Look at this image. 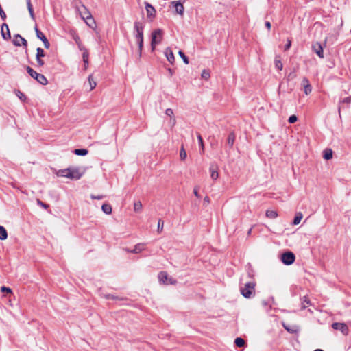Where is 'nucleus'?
Segmentation results:
<instances>
[{
  "label": "nucleus",
  "instance_id": "1",
  "mask_svg": "<svg viewBox=\"0 0 351 351\" xmlns=\"http://www.w3.org/2000/svg\"><path fill=\"white\" fill-rule=\"evenodd\" d=\"M84 172L85 171L82 170L80 167H71L66 169H60L57 172V176L77 180L83 176Z\"/></svg>",
  "mask_w": 351,
  "mask_h": 351
},
{
  "label": "nucleus",
  "instance_id": "2",
  "mask_svg": "<svg viewBox=\"0 0 351 351\" xmlns=\"http://www.w3.org/2000/svg\"><path fill=\"white\" fill-rule=\"evenodd\" d=\"M255 286L256 282L254 280L245 283L240 287L241 295L245 298H251L255 295Z\"/></svg>",
  "mask_w": 351,
  "mask_h": 351
},
{
  "label": "nucleus",
  "instance_id": "3",
  "mask_svg": "<svg viewBox=\"0 0 351 351\" xmlns=\"http://www.w3.org/2000/svg\"><path fill=\"white\" fill-rule=\"evenodd\" d=\"M163 31L161 29H156L151 34V50L154 51L156 46L161 43L162 40Z\"/></svg>",
  "mask_w": 351,
  "mask_h": 351
},
{
  "label": "nucleus",
  "instance_id": "4",
  "mask_svg": "<svg viewBox=\"0 0 351 351\" xmlns=\"http://www.w3.org/2000/svg\"><path fill=\"white\" fill-rule=\"evenodd\" d=\"M26 71L27 73L34 80H36L38 83L42 85H46L48 83V80L45 75L43 74L38 73L35 71L32 68L29 66H26Z\"/></svg>",
  "mask_w": 351,
  "mask_h": 351
},
{
  "label": "nucleus",
  "instance_id": "5",
  "mask_svg": "<svg viewBox=\"0 0 351 351\" xmlns=\"http://www.w3.org/2000/svg\"><path fill=\"white\" fill-rule=\"evenodd\" d=\"M281 261L285 265H290L293 264L295 260V256L293 252L287 251L281 254Z\"/></svg>",
  "mask_w": 351,
  "mask_h": 351
},
{
  "label": "nucleus",
  "instance_id": "6",
  "mask_svg": "<svg viewBox=\"0 0 351 351\" xmlns=\"http://www.w3.org/2000/svg\"><path fill=\"white\" fill-rule=\"evenodd\" d=\"M158 280L164 285H175L177 281L171 277H169L166 271H160L158 275Z\"/></svg>",
  "mask_w": 351,
  "mask_h": 351
},
{
  "label": "nucleus",
  "instance_id": "7",
  "mask_svg": "<svg viewBox=\"0 0 351 351\" xmlns=\"http://www.w3.org/2000/svg\"><path fill=\"white\" fill-rule=\"evenodd\" d=\"M145 8L147 12V17L151 21L156 17V10L154 6H152L149 3L145 1Z\"/></svg>",
  "mask_w": 351,
  "mask_h": 351
},
{
  "label": "nucleus",
  "instance_id": "8",
  "mask_svg": "<svg viewBox=\"0 0 351 351\" xmlns=\"http://www.w3.org/2000/svg\"><path fill=\"white\" fill-rule=\"evenodd\" d=\"M34 30L36 34V37L43 43V45L46 49H49L50 47V43L44 35V34L38 28L37 25H35Z\"/></svg>",
  "mask_w": 351,
  "mask_h": 351
},
{
  "label": "nucleus",
  "instance_id": "9",
  "mask_svg": "<svg viewBox=\"0 0 351 351\" xmlns=\"http://www.w3.org/2000/svg\"><path fill=\"white\" fill-rule=\"evenodd\" d=\"M182 0L173 1L171 2V5L175 8V13L181 16H183L184 12V8L183 6ZM185 0H183L184 2Z\"/></svg>",
  "mask_w": 351,
  "mask_h": 351
},
{
  "label": "nucleus",
  "instance_id": "10",
  "mask_svg": "<svg viewBox=\"0 0 351 351\" xmlns=\"http://www.w3.org/2000/svg\"><path fill=\"white\" fill-rule=\"evenodd\" d=\"M12 43L14 45L20 47L23 45L25 48L27 47V41L22 37L19 34L14 35Z\"/></svg>",
  "mask_w": 351,
  "mask_h": 351
},
{
  "label": "nucleus",
  "instance_id": "11",
  "mask_svg": "<svg viewBox=\"0 0 351 351\" xmlns=\"http://www.w3.org/2000/svg\"><path fill=\"white\" fill-rule=\"evenodd\" d=\"M332 328L334 330L341 331L344 335H347L349 332L348 327L344 323L335 322L332 324Z\"/></svg>",
  "mask_w": 351,
  "mask_h": 351
},
{
  "label": "nucleus",
  "instance_id": "12",
  "mask_svg": "<svg viewBox=\"0 0 351 351\" xmlns=\"http://www.w3.org/2000/svg\"><path fill=\"white\" fill-rule=\"evenodd\" d=\"M219 166L218 165L213 162H211L209 167V171L210 173V177L213 180H216L219 177Z\"/></svg>",
  "mask_w": 351,
  "mask_h": 351
},
{
  "label": "nucleus",
  "instance_id": "13",
  "mask_svg": "<svg viewBox=\"0 0 351 351\" xmlns=\"http://www.w3.org/2000/svg\"><path fill=\"white\" fill-rule=\"evenodd\" d=\"M312 49L320 58H324L323 47L319 42L313 43Z\"/></svg>",
  "mask_w": 351,
  "mask_h": 351
},
{
  "label": "nucleus",
  "instance_id": "14",
  "mask_svg": "<svg viewBox=\"0 0 351 351\" xmlns=\"http://www.w3.org/2000/svg\"><path fill=\"white\" fill-rule=\"evenodd\" d=\"M1 34L3 40H9L11 39V34L7 23L2 24L1 27Z\"/></svg>",
  "mask_w": 351,
  "mask_h": 351
},
{
  "label": "nucleus",
  "instance_id": "15",
  "mask_svg": "<svg viewBox=\"0 0 351 351\" xmlns=\"http://www.w3.org/2000/svg\"><path fill=\"white\" fill-rule=\"evenodd\" d=\"M134 36H138V34L141 36H143V25L139 21H135L134 23Z\"/></svg>",
  "mask_w": 351,
  "mask_h": 351
},
{
  "label": "nucleus",
  "instance_id": "16",
  "mask_svg": "<svg viewBox=\"0 0 351 351\" xmlns=\"http://www.w3.org/2000/svg\"><path fill=\"white\" fill-rule=\"evenodd\" d=\"M80 15L83 20L86 19L89 21H91L92 23H94V18L91 15L89 10L84 5H83V10L80 12Z\"/></svg>",
  "mask_w": 351,
  "mask_h": 351
},
{
  "label": "nucleus",
  "instance_id": "17",
  "mask_svg": "<svg viewBox=\"0 0 351 351\" xmlns=\"http://www.w3.org/2000/svg\"><path fill=\"white\" fill-rule=\"evenodd\" d=\"M135 38L137 41L138 46V58H140L142 56V51L143 47V36H141L138 34V36H135Z\"/></svg>",
  "mask_w": 351,
  "mask_h": 351
},
{
  "label": "nucleus",
  "instance_id": "18",
  "mask_svg": "<svg viewBox=\"0 0 351 351\" xmlns=\"http://www.w3.org/2000/svg\"><path fill=\"white\" fill-rule=\"evenodd\" d=\"M165 55L167 59V60L171 63V64H173L175 61V57H174V54L172 51V50L169 48V47H167L166 49H165Z\"/></svg>",
  "mask_w": 351,
  "mask_h": 351
},
{
  "label": "nucleus",
  "instance_id": "19",
  "mask_svg": "<svg viewBox=\"0 0 351 351\" xmlns=\"http://www.w3.org/2000/svg\"><path fill=\"white\" fill-rule=\"evenodd\" d=\"M284 328L291 334H297L299 332V327L298 326H288L282 323Z\"/></svg>",
  "mask_w": 351,
  "mask_h": 351
},
{
  "label": "nucleus",
  "instance_id": "20",
  "mask_svg": "<svg viewBox=\"0 0 351 351\" xmlns=\"http://www.w3.org/2000/svg\"><path fill=\"white\" fill-rule=\"evenodd\" d=\"M236 136L233 132H231L227 138V145L230 148H232L235 141Z\"/></svg>",
  "mask_w": 351,
  "mask_h": 351
},
{
  "label": "nucleus",
  "instance_id": "21",
  "mask_svg": "<svg viewBox=\"0 0 351 351\" xmlns=\"http://www.w3.org/2000/svg\"><path fill=\"white\" fill-rule=\"evenodd\" d=\"M144 249H145L144 243H138L134 246V249H132V250H131V251H130V253L138 254V253H140L141 252H142L143 250H144Z\"/></svg>",
  "mask_w": 351,
  "mask_h": 351
},
{
  "label": "nucleus",
  "instance_id": "22",
  "mask_svg": "<svg viewBox=\"0 0 351 351\" xmlns=\"http://www.w3.org/2000/svg\"><path fill=\"white\" fill-rule=\"evenodd\" d=\"M88 51L87 49H84V51L82 53V59L84 63V69H86L88 65Z\"/></svg>",
  "mask_w": 351,
  "mask_h": 351
},
{
  "label": "nucleus",
  "instance_id": "23",
  "mask_svg": "<svg viewBox=\"0 0 351 351\" xmlns=\"http://www.w3.org/2000/svg\"><path fill=\"white\" fill-rule=\"evenodd\" d=\"M27 9H28V11H29L31 18L33 20H35V14H34L33 6L31 3V0H27Z\"/></svg>",
  "mask_w": 351,
  "mask_h": 351
},
{
  "label": "nucleus",
  "instance_id": "24",
  "mask_svg": "<svg viewBox=\"0 0 351 351\" xmlns=\"http://www.w3.org/2000/svg\"><path fill=\"white\" fill-rule=\"evenodd\" d=\"M101 210L105 214L110 215L112 213V206L109 204H103Z\"/></svg>",
  "mask_w": 351,
  "mask_h": 351
},
{
  "label": "nucleus",
  "instance_id": "25",
  "mask_svg": "<svg viewBox=\"0 0 351 351\" xmlns=\"http://www.w3.org/2000/svg\"><path fill=\"white\" fill-rule=\"evenodd\" d=\"M234 345L238 348H242L245 345V341L241 337H237L234 339Z\"/></svg>",
  "mask_w": 351,
  "mask_h": 351
},
{
  "label": "nucleus",
  "instance_id": "26",
  "mask_svg": "<svg viewBox=\"0 0 351 351\" xmlns=\"http://www.w3.org/2000/svg\"><path fill=\"white\" fill-rule=\"evenodd\" d=\"M73 153L75 155L84 156L88 153V151L87 149H75L73 150Z\"/></svg>",
  "mask_w": 351,
  "mask_h": 351
},
{
  "label": "nucleus",
  "instance_id": "27",
  "mask_svg": "<svg viewBox=\"0 0 351 351\" xmlns=\"http://www.w3.org/2000/svg\"><path fill=\"white\" fill-rule=\"evenodd\" d=\"M8 238V232L6 229L2 226H0V239L1 240H5Z\"/></svg>",
  "mask_w": 351,
  "mask_h": 351
},
{
  "label": "nucleus",
  "instance_id": "28",
  "mask_svg": "<svg viewBox=\"0 0 351 351\" xmlns=\"http://www.w3.org/2000/svg\"><path fill=\"white\" fill-rule=\"evenodd\" d=\"M303 217V215L301 213H296L295 216L294 217L293 221L292 223L293 225H298L301 221Z\"/></svg>",
  "mask_w": 351,
  "mask_h": 351
},
{
  "label": "nucleus",
  "instance_id": "29",
  "mask_svg": "<svg viewBox=\"0 0 351 351\" xmlns=\"http://www.w3.org/2000/svg\"><path fill=\"white\" fill-rule=\"evenodd\" d=\"M266 217L269 219H276L278 217V213L276 210H267L266 211Z\"/></svg>",
  "mask_w": 351,
  "mask_h": 351
},
{
  "label": "nucleus",
  "instance_id": "30",
  "mask_svg": "<svg viewBox=\"0 0 351 351\" xmlns=\"http://www.w3.org/2000/svg\"><path fill=\"white\" fill-rule=\"evenodd\" d=\"M306 304H307V305L311 304V301L307 296H304L302 299V306H301L302 310L305 309L306 308Z\"/></svg>",
  "mask_w": 351,
  "mask_h": 351
},
{
  "label": "nucleus",
  "instance_id": "31",
  "mask_svg": "<svg viewBox=\"0 0 351 351\" xmlns=\"http://www.w3.org/2000/svg\"><path fill=\"white\" fill-rule=\"evenodd\" d=\"M142 210V203L141 201H136L134 203V210L136 213H139Z\"/></svg>",
  "mask_w": 351,
  "mask_h": 351
},
{
  "label": "nucleus",
  "instance_id": "32",
  "mask_svg": "<svg viewBox=\"0 0 351 351\" xmlns=\"http://www.w3.org/2000/svg\"><path fill=\"white\" fill-rule=\"evenodd\" d=\"M45 56V51L42 48L38 47L36 49V58H42Z\"/></svg>",
  "mask_w": 351,
  "mask_h": 351
},
{
  "label": "nucleus",
  "instance_id": "33",
  "mask_svg": "<svg viewBox=\"0 0 351 351\" xmlns=\"http://www.w3.org/2000/svg\"><path fill=\"white\" fill-rule=\"evenodd\" d=\"M197 137L198 139L199 145L201 147L202 153L204 152V141L201 136V134L198 132H197Z\"/></svg>",
  "mask_w": 351,
  "mask_h": 351
},
{
  "label": "nucleus",
  "instance_id": "34",
  "mask_svg": "<svg viewBox=\"0 0 351 351\" xmlns=\"http://www.w3.org/2000/svg\"><path fill=\"white\" fill-rule=\"evenodd\" d=\"M332 158V152L331 149H326L324 152V158L325 160H330Z\"/></svg>",
  "mask_w": 351,
  "mask_h": 351
},
{
  "label": "nucleus",
  "instance_id": "35",
  "mask_svg": "<svg viewBox=\"0 0 351 351\" xmlns=\"http://www.w3.org/2000/svg\"><path fill=\"white\" fill-rule=\"evenodd\" d=\"M88 82H89V84H90V90H93L95 88L97 84L93 80L92 75H90L88 76Z\"/></svg>",
  "mask_w": 351,
  "mask_h": 351
},
{
  "label": "nucleus",
  "instance_id": "36",
  "mask_svg": "<svg viewBox=\"0 0 351 351\" xmlns=\"http://www.w3.org/2000/svg\"><path fill=\"white\" fill-rule=\"evenodd\" d=\"M178 54L179 56H180V58L183 60V62L186 64H188L189 61V58L188 57L185 55V53L182 51V50H180L178 51Z\"/></svg>",
  "mask_w": 351,
  "mask_h": 351
},
{
  "label": "nucleus",
  "instance_id": "37",
  "mask_svg": "<svg viewBox=\"0 0 351 351\" xmlns=\"http://www.w3.org/2000/svg\"><path fill=\"white\" fill-rule=\"evenodd\" d=\"M274 63H275V67L278 71H281L282 69L283 64H282V62L280 60L277 59V58H275Z\"/></svg>",
  "mask_w": 351,
  "mask_h": 351
},
{
  "label": "nucleus",
  "instance_id": "38",
  "mask_svg": "<svg viewBox=\"0 0 351 351\" xmlns=\"http://www.w3.org/2000/svg\"><path fill=\"white\" fill-rule=\"evenodd\" d=\"M297 77L295 70L291 71L287 76V81L292 80Z\"/></svg>",
  "mask_w": 351,
  "mask_h": 351
},
{
  "label": "nucleus",
  "instance_id": "39",
  "mask_svg": "<svg viewBox=\"0 0 351 351\" xmlns=\"http://www.w3.org/2000/svg\"><path fill=\"white\" fill-rule=\"evenodd\" d=\"M311 91H312V86H311V84L305 85L304 86V92L306 95H309L311 93Z\"/></svg>",
  "mask_w": 351,
  "mask_h": 351
},
{
  "label": "nucleus",
  "instance_id": "40",
  "mask_svg": "<svg viewBox=\"0 0 351 351\" xmlns=\"http://www.w3.org/2000/svg\"><path fill=\"white\" fill-rule=\"evenodd\" d=\"M186 156H187V155H186V152L185 149H184L183 147H182V148H181V149H180V159H181L182 160H185V159H186Z\"/></svg>",
  "mask_w": 351,
  "mask_h": 351
},
{
  "label": "nucleus",
  "instance_id": "41",
  "mask_svg": "<svg viewBox=\"0 0 351 351\" xmlns=\"http://www.w3.org/2000/svg\"><path fill=\"white\" fill-rule=\"evenodd\" d=\"M1 291L3 293H12V291L10 287L2 286L1 287Z\"/></svg>",
  "mask_w": 351,
  "mask_h": 351
},
{
  "label": "nucleus",
  "instance_id": "42",
  "mask_svg": "<svg viewBox=\"0 0 351 351\" xmlns=\"http://www.w3.org/2000/svg\"><path fill=\"white\" fill-rule=\"evenodd\" d=\"M16 95L22 101H25L27 99L26 95L19 90H18Z\"/></svg>",
  "mask_w": 351,
  "mask_h": 351
},
{
  "label": "nucleus",
  "instance_id": "43",
  "mask_svg": "<svg viewBox=\"0 0 351 351\" xmlns=\"http://www.w3.org/2000/svg\"><path fill=\"white\" fill-rule=\"evenodd\" d=\"M163 226H164V221L161 219H160L158 222V228H157V230L158 232H160L162 230Z\"/></svg>",
  "mask_w": 351,
  "mask_h": 351
},
{
  "label": "nucleus",
  "instance_id": "44",
  "mask_svg": "<svg viewBox=\"0 0 351 351\" xmlns=\"http://www.w3.org/2000/svg\"><path fill=\"white\" fill-rule=\"evenodd\" d=\"M298 121V117L295 114H293V115H291L289 119H288V122L289 123H295L296 121Z\"/></svg>",
  "mask_w": 351,
  "mask_h": 351
},
{
  "label": "nucleus",
  "instance_id": "45",
  "mask_svg": "<svg viewBox=\"0 0 351 351\" xmlns=\"http://www.w3.org/2000/svg\"><path fill=\"white\" fill-rule=\"evenodd\" d=\"M210 72L207 70H203L202 73V77L205 79V80H208L209 77H210Z\"/></svg>",
  "mask_w": 351,
  "mask_h": 351
},
{
  "label": "nucleus",
  "instance_id": "46",
  "mask_svg": "<svg viewBox=\"0 0 351 351\" xmlns=\"http://www.w3.org/2000/svg\"><path fill=\"white\" fill-rule=\"evenodd\" d=\"M37 203L39 206H40L41 207L44 208H48L49 207V206L44 202H43L40 199H37Z\"/></svg>",
  "mask_w": 351,
  "mask_h": 351
},
{
  "label": "nucleus",
  "instance_id": "47",
  "mask_svg": "<svg viewBox=\"0 0 351 351\" xmlns=\"http://www.w3.org/2000/svg\"><path fill=\"white\" fill-rule=\"evenodd\" d=\"M165 114L168 117H173V110L171 108H167L165 110Z\"/></svg>",
  "mask_w": 351,
  "mask_h": 351
},
{
  "label": "nucleus",
  "instance_id": "48",
  "mask_svg": "<svg viewBox=\"0 0 351 351\" xmlns=\"http://www.w3.org/2000/svg\"><path fill=\"white\" fill-rule=\"evenodd\" d=\"M84 21L91 28H93L94 26L96 25V23H95V21H94V23H92L91 21H89V20L86 19H84Z\"/></svg>",
  "mask_w": 351,
  "mask_h": 351
},
{
  "label": "nucleus",
  "instance_id": "49",
  "mask_svg": "<svg viewBox=\"0 0 351 351\" xmlns=\"http://www.w3.org/2000/svg\"><path fill=\"white\" fill-rule=\"evenodd\" d=\"M106 298L107 299H111V300H123V298H119L118 296H116L114 295H112V294H108L106 295Z\"/></svg>",
  "mask_w": 351,
  "mask_h": 351
},
{
  "label": "nucleus",
  "instance_id": "50",
  "mask_svg": "<svg viewBox=\"0 0 351 351\" xmlns=\"http://www.w3.org/2000/svg\"><path fill=\"white\" fill-rule=\"evenodd\" d=\"M341 103L343 104H350L351 103V96L347 97L341 101Z\"/></svg>",
  "mask_w": 351,
  "mask_h": 351
},
{
  "label": "nucleus",
  "instance_id": "51",
  "mask_svg": "<svg viewBox=\"0 0 351 351\" xmlns=\"http://www.w3.org/2000/svg\"><path fill=\"white\" fill-rule=\"evenodd\" d=\"M36 60L38 66H43L45 64V62L42 58H36Z\"/></svg>",
  "mask_w": 351,
  "mask_h": 351
},
{
  "label": "nucleus",
  "instance_id": "52",
  "mask_svg": "<svg viewBox=\"0 0 351 351\" xmlns=\"http://www.w3.org/2000/svg\"><path fill=\"white\" fill-rule=\"evenodd\" d=\"M291 46V41L290 39L287 40V44L285 45V51H287L290 49Z\"/></svg>",
  "mask_w": 351,
  "mask_h": 351
},
{
  "label": "nucleus",
  "instance_id": "53",
  "mask_svg": "<svg viewBox=\"0 0 351 351\" xmlns=\"http://www.w3.org/2000/svg\"><path fill=\"white\" fill-rule=\"evenodd\" d=\"M302 84L303 86H304L305 85H307V84H310V82L307 77H303V79L302 80Z\"/></svg>",
  "mask_w": 351,
  "mask_h": 351
},
{
  "label": "nucleus",
  "instance_id": "54",
  "mask_svg": "<svg viewBox=\"0 0 351 351\" xmlns=\"http://www.w3.org/2000/svg\"><path fill=\"white\" fill-rule=\"evenodd\" d=\"M91 199H101L104 197L102 195H90Z\"/></svg>",
  "mask_w": 351,
  "mask_h": 351
},
{
  "label": "nucleus",
  "instance_id": "55",
  "mask_svg": "<svg viewBox=\"0 0 351 351\" xmlns=\"http://www.w3.org/2000/svg\"><path fill=\"white\" fill-rule=\"evenodd\" d=\"M77 45H78V47L80 49V50L81 51H84V49H86L83 45L81 43V42H77Z\"/></svg>",
  "mask_w": 351,
  "mask_h": 351
},
{
  "label": "nucleus",
  "instance_id": "56",
  "mask_svg": "<svg viewBox=\"0 0 351 351\" xmlns=\"http://www.w3.org/2000/svg\"><path fill=\"white\" fill-rule=\"evenodd\" d=\"M265 25L266 28H267L268 30H269V29H271V23H270L269 21H265Z\"/></svg>",
  "mask_w": 351,
  "mask_h": 351
},
{
  "label": "nucleus",
  "instance_id": "57",
  "mask_svg": "<svg viewBox=\"0 0 351 351\" xmlns=\"http://www.w3.org/2000/svg\"><path fill=\"white\" fill-rule=\"evenodd\" d=\"M210 203V198L208 196H206L204 199V204H208Z\"/></svg>",
  "mask_w": 351,
  "mask_h": 351
},
{
  "label": "nucleus",
  "instance_id": "58",
  "mask_svg": "<svg viewBox=\"0 0 351 351\" xmlns=\"http://www.w3.org/2000/svg\"><path fill=\"white\" fill-rule=\"evenodd\" d=\"M193 193H194V195H195L196 197H199L198 190H197V188H194V189H193Z\"/></svg>",
  "mask_w": 351,
  "mask_h": 351
},
{
  "label": "nucleus",
  "instance_id": "59",
  "mask_svg": "<svg viewBox=\"0 0 351 351\" xmlns=\"http://www.w3.org/2000/svg\"><path fill=\"white\" fill-rule=\"evenodd\" d=\"M75 42H80V38L78 36H77L76 38H75Z\"/></svg>",
  "mask_w": 351,
  "mask_h": 351
},
{
  "label": "nucleus",
  "instance_id": "60",
  "mask_svg": "<svg viewBox=\"0 0 351 351\" xmlns=\"http://www.w3.org/2000/svg\"><path fill=\"white\" fill-rule=\"evenodd\" d=\"M168 71H169V72L170 73L171 75L173 74V71H172L171 69H168Z\"/></svg>",
  "mask_w": 351,
  "mask_h": 351
},
{
  "label": "nucleus",
  "instance_id": "61",
  "mask_svg": "<svg viewBox=\"0 0 351 351\" xmlns=\"http://www.w3.org/2000/svg\"><path fill=\"white\" fill-rule=\"evenodd\" d=\"M248 276L250 278H253V274H252L250 272L248 273Z\"/></svg>",
  "mask_w": 351,
  "mask_h": 351
},
{
  "label": "nucleus",
  "instance_id": "62",
  "mask_svg": "<svg viewBox=\"0 0 351 351\" xmlns=\"http://www.w3.org/2000/svg\"><path fill=\"white\" fill-rule=\"evenodd\" d=\"M125 250L126 252H129V253H130V251H131V250H130V249H128V248H125Z\"/></svg>",
  "mask_w": 351,
  "mask_h": 351
},
{
  "label": "nucleus",
  "instance_id": "63",
  "mask_svg": "<svg viewBox=\"0 0 351 351\" xmlns=\"http://www.w3.org/2000/svg\"><path fill=\"white\" fill-rule=\"evenodd\" d=\"M313 351H324V350H322V349H316V350H313Z\"/></svg>",
  "mask_w": 351,
  "mask_h": 351
},
{
  "label": "nucleus",
  "instance_id": "64",
  "mask_svg": "<svg viewBox=\"0 0 351 351\" xmlns=\"http://www.w3.org/2000/svg\"><path fill=\"white\" fill-rule=\"evenodd\" d=\"M263 305H265V306H266V305L267 304V302H263Z\"/></svg>",
  "mask_w": 351,
  "mask_h": 351
}]
</instances>
